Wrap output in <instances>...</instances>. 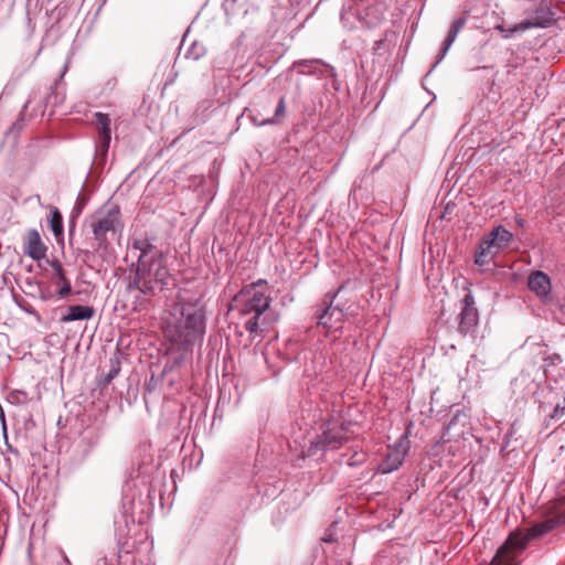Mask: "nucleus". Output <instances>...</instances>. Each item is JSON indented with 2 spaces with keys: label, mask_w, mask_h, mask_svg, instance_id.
<instances>
[{
  "label": "nucleus",
  "mask_w": 565,
  "mask_h": 565,
  "mask_svg": "<svg viewBox=\"0 0 565 565\" xmlns=\"http://www.w3.org/2000/svg\"><path fill=\"white\" fill-rule=\"evenodd\" d=\"M205 306L200 298L180 294L172 305L167 320L164 334L171 349L186 353L201 345L205 330Z\"/></svg>",
  "instance_id": "obj_1"
},
{
  "label": "nucleus",
  "mask_w": 565,
  "mask_h": 565,
  "mask_svg": "<svg viewBox=\"0 0 565 565\" xmlns=\"http://www.w3.org/2000/svg\"><path fill=\"white\" fill-rule=\"evenodd\" d=\"M130 253H138L134 286L143 295L153 296L170 284L171 276L163 253L148 239H136Z\"/></svg>",
  "instance_id": "obj_2"
},
{
  "label": "nucleus",
  "mask_w": 565,
  "mask_h": 565,
  "mask_svg": "<svg viewBox=\"0 0 565 565\" xmlns=\"http://www.w3.org/2000/svg\"><path fill=\"white\" fill-rule=\"evenodd\" d=\"M271 298L267 294V281L259 279L242 288L233 298L231 309L238 312L243 319L244 329L253 340L260 335L267 326L266 311Z\"/></svg>",
  "instance_id": "obj_3"
},
{
  "label": "nucleus",
  "mask_w": 565,
  "mask_h": 565,
  "mask_svg": "<svg viewBox=\"0 0 565 565\" xmlns=\"http://www.w3.org/2000/svg\"><path fill=\"white\" fill-rule=\"evenodd\" d=\"M557 525H559V521L548 519L524 531L518 530L512 532L498 548L491 561V565H518L515 558L526 548L527 543L553 531Z\"/></svg>",
  "instance_id": "obj_4"
},
{
  "label": "nucleus",
  "mask_w": 565,
  "mask_h": 565,
  "mask_svg": "<svg viewBox=\"0 0 565 565\" xmlns=\"http://www.w3.org/2000/svg\"><path fill=\"white\" fill-rule=\"evenodd\" d=\"M98 247L106 248L109 237L120 235L122 232L121 213L118 206H103L87 220Z\"/></svg>",
  "instance_id": "obj_5"
},
{
  "label": "nucleus",
  "mask_w": 565,
  "mask_h": 565,
  "mask_svg": "<svg viewBox=\"0 0 565 565\" xmlns=\"http://www.w3.org/2000/svg\"><path fill=\"white\" fill-rule=\"evenodd\" d=\"M349 440L348 427L339 420H330L321 426V433L310 443V455L339 449Z\"/></svg>",
  "instance_id": "obj_6"
},
{
  "label": "nucleus",
  "mask_w": 565,
  "mask_h": 565,
  "mask_svg": "<svg viewBox=\"0 0 565 565\" xmlns=\"http://www.w3.org/2000/svg\"><path fill=\"white\" fill-rule=\"evenodd\" d=\"M339 292L340 290L332 295L327 294L316 311L317 326L328 332L340 330L345 318L343 308L339 303L334 305V299Z\"/></svg>",
  "instance_id": "obj_7"
},
{
  "label": "nucleus",
  "mask_w": 565,
  "mask_h": 565,
  "mask_svg": "<svg viewBox=\"0 0 565 565\" xmlns=\"http://www.w3.org/2000/svg\"><path fill=\"white\" fill-rule=\"evenodd\" d=\"M554 21L555 12L553 10L552 4L546 1H541L535 7L532 14L527 19L509 28L508 33L504 35V39H510L513 36L514 33L525 32L530 29L548 28L553 24Z\"/></svg>",
  "instance_id": "obj_8"
},
{
  "label": "nucleus",
  "mask_w": 565,
  "mask_h": 565,
  "mask_svg": "<svg viewBox=\"0 0 565 565\" xmlns=\"http://www.w3.org/2000/svg\"><path fill=\"white\" fill-rule=\"evenodd\" d=\"M461 311L459 313L458 332L463 335H475L479 312L472 292L468 289L461 300Z\"/></svg>",
  "instance_id": "obj_9"
},
{
  "label": "nucleus",
  "mask_w": 565,
  "mask_h": 565,
  "mask_svg": "<svg viewBox=\"0 0 565 565\" xmlns=\"http://www.w3.org/2000/svg\"><path fill=\"white\" fill-rule=\"evenodd\" d=\"M94 125L98 130L99 137L96 142V151L103 156L108 152L110 145V118L107 114L97 111L94 115Z\"/></svg>",
  "instance_id": "obj_10"
},
{
  "label": "nucleus",
  "mask_w": 565,
  "mask_h": 565,
  "mask_svg": "<svg viewBox=\"0 0 565 565\" xmlns=\"http://www.w3.org/2000/svg\"><path fill=\"white\" fill-rule=\"evenodd\" d=\"M324 68H330L331 72L334 68L328 64H326L320 58H305L295 61L291 64V70H297L300 75H311V76H322L324 73Z\"/></svg>",
  "instance_id": "obj_11"
},
{
  "label": "nucleus",
  "mask_w": 565,
  "mask_h": 565,
  "mask_svg": "<svg viewBox=\"0 0 565 565\" xmlns=\"http://www.w3.org/2000/svg\"><path fill=\"white\" fill-rule=\"evenodd\" d=\"M46 249L39 232L36 230L28 231L24 241V254L34 260H40L45 256Z\"/></svg>",
  "instance_id": "obj_12"
},
{
  "label": "nucleus",
  "mask_w": 565,
  "mask_h": 565,
  "mask_svg": "<svg viewBox=\"0 0 565 565\" xmlns=\"http://www.w3.org/2000/svg\"><path fill=\"white\" fill-rule=\"evenodd\" d=\"M95 316V309L92 306L74 305L70 306L61 317V322L67 323L79 320H90Z\"/></svg>",
  "instance_id": "obj_13"
},
{
  "label": "nucleus",
  "mask_w": 565,
  "mask_h": 565,
  "mask_svg": "<svg viewBox=\"0 0 565 565\" xmlns=\"http://www.w3.org/2000/svg\"><path fill=\"white\" fill-rule=\"evenodd\" d=\"M529 288L537 296H547L551 290L548 276L543 271H534L529 278Z\"/></svg>",
  "instance_id": "obj_14"
},
{
  "label": "nucleus",
  "mask_w": 565,
  "mask_h": 565,
  "mask_svg": "<svg viewBox=\"0 0 565 565\" xmlns=\"http://www.w3.org/2000/svg\"><path fill=\"white\" fill-rule=\"evenodd\" d=\"M405 458V451L399 449L390 450L383 462L380 465V471L382 473H390L397 470L403 463Z\"/></svg>",
  "instance_id": "obj_15"
},
{
  "label": "nucleus",
  "mask_w": 565,
  "mask_h": 565,
  "mask_svg": "<svg viewBox=\"0 0 565 565\" xmlns=\"http://www.w3.org/2000/svg\"><path fill=\"white\" fill-rule=\"evenodd\" d=\"M51 266H52L53 270L55 271V275L57 278L56 284L60 285V288L56 291L57 296L63 298V297L70 295L72 291V287H71L70 280L65 276V271H64L62 264L57 260H54V262H52Z\"/></svg>",
  "instance_id": "obj_16"
},
{
  "label": "nucleus",
  "mask_w": 565,
  "mask_h": 565,
  "mask_svg": "<svg viewBox=\"0 0 565 565\" xmlns=\"http://www.w3.org/2000/svg\"><path fill=\"white\" fill-rule=\"evenodd\" d=\"M467 20L466 18H459L457 20H455L448 31V34L445 39V42H444V45H443V49H441V52H440V55H439V61H443V58L446 56L448 50L450 49V46L452 45V43L455 42L458 33L460 32V30L463 28V25L466 24Z\"/></svg>",
  "instance_id": "obj_17"
},
{
  "label": "nucleus",
  "mask_w": 565,
  "mask_h": 565,
  "mask_svg": "<svg viewBox=\"0 0 565 565\" xmlns=\"http://www.w3.org/2000/svg\"><path fill=\"white\" fill-rule=\"evenodd\" d=\"M493 247H495L493 241L488 235L484 236L475 253V263L480 266L487 264L488 258L492 256L491 248Z\"/></svg>",
  "instance_id": "obj_18"
},
{
  "label": "nucleus",
  "mask_w": 565,
  "mask_h": 565,
  "mask_svg": "<svg viewBox=\"0 0 565 565\" xmlns=\"http://www.w3.org/2000/svg\"><path fill=\"white\" fill-rule=\"evenodd\" d=\"M285 114H286L285 97H280L278 100V104L276 106L274 117L259 120L256 116H254V117H252V120H253L254 125L257 127L266 126V125H276L279 122V118L284 117Z\"/></svg>",
  "instance_id": "obj_19"
},
{
  "label": "nucleus",
  "mask_w": 565,
  "mask_h": 565,
  "mask_svg": "<svg viewBox=\"0 0 565 565\" xmlns=\"http://www.w3.org/2000/svg\"><path fill=\"white\" fill-rule=\"evenodd\" d=\"M488 236L495 244V248H502L507 246L513 238V235L510 231L505 230L503 226L494 227Z\"/></svg>",
  "instance_id": "obj_20"
},
{
  "label": "nucleus",
  "mask_w": 565,
  "mask_h": 565,
  "mask_svg": "<svg viewBox=\"0 0 565 565\" xmlns=\"http://www.w3.org/2000/svg\"><path fill=\"white\" fill-rule=\"evenodd\" d=\"M50 226L56 237L63 235V216L57 207L51 210Z\"/></svg>",
  "instance_id": "obj_21"
},
{
  "label": "nucleus",
  "mask_w": 565,
  "mask_h": 565,
  "mask_svg": "<svg viewBox=\"0 0 565 565\" xmlns=\"http://www.w3.org/2000/svg\"><path fill=\"white\" fill-rule=\"evenodd\" d=\"M342 458H347L345 462L348 466L355 468L362 466L366 461L367 454L362 450H352L350 455H342Z\"/></svg>",
  "instance_id": "obj_22"
},
{
  "label": "nucleus",
  "mask_w": 565,
  "mask_h": 565,
  "mask_svg": "<svg viewBox=\"0 0 565 565\" xmlns=\"http://www.w3.org/2000/svg\"><path fill=\"white\" fill-rule=\"evenodd\" d=\"M205 53H206L205 46L202 43L194 41L190 45V47L186 50L185 57L191 58L193 61H198L201 57H203L205 55Z\"/></svg>",
  "instance_id": "obj_23"
},
{
  "label": "nucleus",
  "mask_w": 565,
  "mask_h": 565,
  "mask_svg": "<svg viewBox=\"0 0 565 565\" xmlns=\"http://www.w3.org/2000/svg\"><path fill=\"white\" fill-rule=\"evenodd\" d=\"M119 365L118 363H113L108 373L106 374L105 383L109 384L119 373Z\"/></svg>",
  "instance_id": "obj_24"
},
{
  "label": "nucleus",
  "mask_w": 565,
  "mask_h": 565,
  "mask_svg": "<svg viewBox=\"0 0 565 565\" xmlns=\"http://www.w3.org/2000/svg\"><path fill=\"white\" fill-rule=\"evenodd\" d=\"M563 416H565V399L563 401V404L558 403L555 406V408H554V411H553V413L551 415V418L552 419H559Z\"/></svg>",
  "instance_id": "obj_25"
},
{
  "label": "nucleus",
  "mask_w": 565,
  "mask_h": 565,
  "mask_svg": "<svg viewBox=\"0 0 565 565\" xmlns=\"http://www.w3.org/2000/svg\"><path fill=\"white\" fill-rule=\"evenodd\" d=\"M23 128V114L12 124L11 130L20 131Z\"/></svg>",
  "instance_id": "obj_26"
},
{
  "label": "nucleus",
  "mask_w": 565,
  "mask_h": 565,
  "mask_svg": "<svg viewBox=\"0 0 565 565\" xmlns=\"http://www.w3.org/2000/svg\"><path fill=\"white\" fill-rule=\"evenodd\" d=\"M495 29L499 30L502 33L503 38L508 33V30H509V29H505L503 24L495 25Z\"/></svg>",
  "instance_id": "obj_27"
},
{
  "label": "nucleus",
  "mask_w": 565,
  "mask_h": 565,
  "mask_svg": "<svg viewBox=\"0 0 565 565\" xmlns=\"http://www.w3.org/2000/svg\"><path fill=\"white\" fill-rule=\"evenodd\" d=\"M0 420L4 424V413L2 407L0 406Z\"/></svg>",
  "instance_id": "obj_28"
},
{
  "label": "nucleus",
  "mask_w": 565,
  "mask_h": 565,
  "mask_svg": "<svg viewBox=\"0 0 565 565\" xmlns=\"http://www.w3.org/2000/svg\"><path fill=\"white\" fill-rule=\"evenodd\" d=\"M19 395H23V396H25L23 393H20V392H19V393H17L15 399H17L18 402L20 401V399H19Z\"/></svg>",
  "instance_id": "obj_29"
},
{
  "label": "nucleus",
  "mask_w": 565,
  "mask_h": 565,
  "mask_svg": "<svg viewBox=\"0 0 565 565\" xmlns=\"http://www.w3.org/2000/svg\"><path fill=\"white\" fill-rule=\"evenodd\" d=\"M439 58L436 61V63L433 64V67H436L438 63H440Z\"/></svg>",
  "instance_id": "obj_30"
},
{
  "label": "nucleus",
  "mask_w": 565,
  "mask_h": 565,
  "mask_svg": "<svg viewBox=\"0 0 565 565\" xmlns=\"http://www.w3.org/2000/svg\"><path fill=\"white\" fill-rule=\"evenodd\" d=\"M439 58L436 61V63L433 64V67H436L438 63H440Z\"/></svg>",
  "instance_id": "obj_31"
},
{
  "label": "nucleus",
  "mask_w": 565,
  "mask_h": 565,
  "mask_svg": "<svg viewBox=\"0 0 565 565\" xmlns=\"http://www.w3.org/2000/svg\"><path fill=\"white\" fill-rule=\"evenodd\" d=\"M520 225H523V220H516Z\"/></svg>",
  "instance_id": "obj_32"
},
{
  "label": "nucleus",
  "mask_w": 565,
  "mask_h": 565,
  "mask_svg": "<svg viewBox=\"0 0 565 565\" xmlns=\"http://www.w3.org/2000/svg\"><path fill=\"white\" fill-rule=\"evenodd\" d=\"M66 73V65L64 66V70H63V73H62V76Z\"/></svg>",
  "instance_id": "obj_33"
}]
</instances>
